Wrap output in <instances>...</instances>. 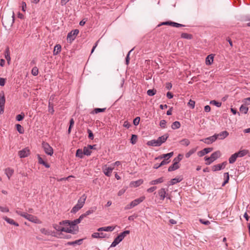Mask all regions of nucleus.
<instances>
[{"label": "nucleus", "mask_w": 250, "mask_h": 250, "mask_svg": "<svg viewBox=\"0 0 250 250\" xmlns=\"http://www.w3.org/2000/svg\"><path fill=\"white\" fill-rule=\"evenodd\" d=\"M213 148L211 147L205 148L203 150L198 151L197 154L199 157H202L205 154L211 152Z\"/></svg>", "instance_id": "9b49d317"}, {"label": "nucleus", "mask_w": 250, "mask_h": 250, "mask_svg": "<svg viewBox=\"0 0 250 250\" xmlns=\"http://www.w3.org/2000/svg\"><path fill=\"white\" fill-rule=\"evenodd\" d=\"M249 152V151L246 149H243L239 151L238 152H236V154L238 155V157H242L245 155H246Z\"/></svg>", "instance_id": "cd10ccee"}, {"label": "nucleus", "mask_w": 250, "mask_h": 250, "mask_svg": "<svg viewBox=\"0 0 250 250\" xmlns=\"http://www.w3.org/2000/svg\"><path fill=\"white\" fill-rule=\"evenodd\" d=\"M61 46L60 44H57L55 46L53 54L54 55H57L59 53L61 52Z\"/></svg>", "instance_id": "2f4dec72"}, {"label": "nucleus", "mask_w": 250, "mask_h": 250, "mask_svg": "<svg viewBox=\"0 0 250 250\" xmlns=\"http://www.w3.org/2000/svg\"><path fill=\"white\" fill-rule=\"evenodd\" d=\"M221 152L219 150L213 152L210 157L209 159H210V162H213L217 158H219L221 156Z\"/></svg>", "instance_id": "f8f14e48"}, {"label": "nucleus", "mask_w": 250, "mask_h": 250, "mask_svg": "<svg viewBox=\"0 0 250 250\" xmlns=\"http://www.w3.org/2000/svg\"><path fill=\"white\" fill-rule=\"evenodd\" d=\"M10 17H9V24L12 25L13 24V23H14V20H15V15H14V13L13 11H12L11 12V14H10Z\"/></svg>", "instance_id": "a19ab883"}, {"label": "nucleus", "mask_w": 250, "mask_h": 250, "mask_svg": "<svg viewBox=\"0 0 250 250\" xmlns=\"http://www.w3.org/2000/svg\"><path fill=\"white\" fill-rule=\"evenodd\" d=\"M224 176L226 178V179L223 183L222 186H224L229 181V174L228 172L225 173Z\"/></svg>", "instance_id": "3c124183"}, {"label": "nucleus", "mask_w": 250, "mask_h": 250, "mask_svg": "<svg viewBox=\"0 0 250 250\" xmlns=\"http://www.w3.org/2000/svg\"><path fill=\"white\" fill-rule=\"evenodd\" d=\"M20 158H24L27 157L30 154V150L27 148H25L18 152Z\"/></svg>", "instance_id": "6e6552de"}, {"label": "nucleus", "mask_w": 250, "mask_h": 250, "mask_svg": "<svg viewBox=\"0 0 250 250\" xmlns=\"http://www.w3.org/2000/svg\"><path fill=\"white\" fill-rule=\"evenodd\" d=\"M83 154H84L83 151L82 149H78L77 150L76 154V155L77 157L82 158L83 157Z\"/></svg>", "instance_id": "09e8293b"}, {"label": "nucleus", "mask_w": 250, "mask_h": 250, "mask_svg": "<svg viewBox=\"0 0 250 250\" xmlns=\"http://www.w3.org/2000/svg\"><path fill=\"white\" fill-rule=\"evenodd\" d=\"M216 140V137L213 135L212 136L206 138L205 139H201V141L204 142L207 144H210Z\"/></svg>", "instance_id": "1a4fd4ad"}, {"label": "nucleus", "mask_w": 250, "mask_h": 250, "mask_svg": "<svg viewBox=\"0 0 250 250\" xmlns=\"http://www.w3.org/2000/svg\"><path fill=\"white\" fill-rule=\"evenodd\" d=\"M168 136H169L167 134H166L164 135L159 137L158 138V140L161 145L166 141L167 139L168 138Z\"/></svg>", "instance_id": "4be33fe9"}, {"label": "nucleus", "mask_w": 250, "mask_h": 250, "mask_svg": "<svg viewBox=\"0 0 250 250\" xmlns=\"http://www.w3.org/2000/svg\"><path fill=\"white\" fill-rule=\"evenodd\" d=\"M5 103V99L4 97V93L3 91L0 93V106H4Z\"/></svg>", "instance_id": "a878e982"}, {"label": "nucleus", "mask_w": 250, "mask_h": 250, "mask_svg": "<svg viewBox=\"0 0 250 250\" xmlns=\"http://www.w3.org/2000/svg\"><path fill=\"white\" fill-rule=\"evenodd\" d=\"M137 140V136L136 135L133 134L132 135L130 142L132 144H135Z\"/></svg>", "instance_id": "6e6d98bb"}, {"label": "nucleus", "mask_w": 250, "mask_h": 250, "mask_svg": "<svg viewBox=\"0 0 250 250\" xmlns=\"http://www.w3.org/2000/svg\"><path fill=\"white\" fill-rule=\"evenodd\" d=\"M213 61V56L212 55H209L206 59V63L207 65L211 64Z\"/></svg>", "instance_id": "c85d7f7f"}, {"label": "nucleus", "mask_w": 250, "mask_h": 250, "mask_svg": "<svg viewBox=\"0 0 250 250\" xmlns=\"http://www.w3.org/2000/svg\"><path fill=\"white\" fill-rule=\"evenodd\" d=\"M92 237L95 238H104L106 237V235L103 232H94L92 234Z\"/></svg>", "instance_id": "412c9836"}, {"label": "nucleus", "mask_w": 250, "mask_h": 250, "mask_svg": "<svg viewBox=\"0 0 250 250\" xmlns=\"http://www.w3.org/2000/svg\"><path fill=\"white\" fill-rule=\"evenodd\" d=\"M122 241V240H121V239L119 237V236H118L116 238H115V239H114L113 242L112 243V244L111 245V247H115L117 245H118Z\"/></svg>", "instance_id": "473e14b6"}, {"label": "nucleus", "mask_w": 250, "mask_h": 250, "mask_svg": "<svg viewBox=\"0 0 250 250\" xmlns=\"http://www.w3.org/2000/svg\"><path fill=\"white\" fill-rule=\"evenodd\" d=\"M96 209H97V208L96 207H92V208H90L89 210L86 211L84 213L82 214L81 215L83 217V218L86 217L87 216L90 215V214H92L93 212H94L96 211Z\"/></svg>", "instance_id": "f3484780"}, {"label": "nucleus", "mask_w": 250, "mask_h": 250, "mask_svg": "<svg viewBox=\"0 0 250 250\" xmlns=\"http://www.w3.org/2000/svg\"><path fill=\"white\" fill-rule=\"evenodd\" d=\"M3 218L8 223L15 225L16 226H19V224L15 222L13 219L8 218L6 216L3 217Z\"/></svg>", "instance_id": "b1692460"}, {"label": "nucleus", "mask_w": 250, "mask_h": 250, "mask_svg": "<svg viewBox=\"0 0 250 250\" xmlns=\"http://www.w3.org/2000/svg\"><path fill=\"white\" fill-rule=\"evenodd\" d=\"M196 148H192L188 152L185 156L186 158H189L192 154L195 152Z\"/></svg>", "instance_id": "37998d69"}, {"label": "nucleus", "mask_w": 250, "mask_h": 250, "mask_svg": "<svg viewBox=\"0 0 250 250\" xmlns=\"http://www.w3.org/2000/svg\"><path fill=\"white\" fill-rule=\"evenodd\" d=\"M16 213L17 214L20 215V216L25 218L27 220L28 218V216L30 215V214H29L27 213L22 212H21V211H18V210H16Z\"/></svg>", "instance_id": "f704fd0d"}, {"label": "nucleus", "mask_w": 250, "mask_h": 250, "mask_svg": "<svg viewBox=\"0 0 250 250\" xmlns=\"http://www.w3.org/2000/svg\"><path fill=\"white\" fill-rule=\"evenodd\" d=\"M182 179L180 178H173L170 181V184L171 185H174L175 184L178 182H180L182 181Z\"/></svg>", "instance_id": "8fccbe9b"}, {"label": "nucleus", "mask_w": 250, "mask_h": 250, "mask_svg": "<svg viewBox=\"0 0 250 250\" xmlns=\"http://www.w3.org/2000/svg\"><path fill=\"white\" fill-rule=\"evenodd\" d=\"M129 230H125L124 232L121 233L118 236L123 240L125 237L129 233Z\"/></svg>", "instance_id": "58836bf2"}, {"label": "nucleus", "mask_w": 250, "mask_h": 250, "mask_svg": "<svg viewBox=\"0 0 250 250\" xmlns=\"http://www.w3.org/2000/svg\"><path fill=\"white\" fill-rule=\"evenodd\" d=\"M74 121L73 118L71 119L70 120V125L68 129V133L70 134L71 130V128L74 125Z\"/></svg>", "instance_id": "603ef678"}, {"label": "nucleus", "mask_w": 250, "mask_h": 250, "mask_svg": "<svg viewBox=\"0 0 250 250\" xmlns=\"http://www.w3.org/2000/svg\"><path fill=\"white\" fill-rule=\"evenodd\" d=\"M83 219V218L82 215H81L79 218L73 221L66 220V222L68 223V225H70L71 227H72L74 228V229H76L75 230V234H76L79 230V227L77 226V225L79 224Z\"/></svg>", "instance_id": "f257e3e1"}, {"label": "nucleus", "mask_w": 250, "mask_h": 250, "mask_svg": "<svg viewBox=\"0 0 250 250\" xmlns=\"http://www.w3.org/2000/svg\"><path fill=\"white\" fill-rule=\"evenodd\" d=\"M105 109H106V108H96L94 109V110L92 111V113L97 114L99 112L105 111Z\"/></svg>", "instance_id": "79ce46f5"}, {"label": "nucleus", "mask_w": 250, "mask_h": 250, "mask_svg": "<svg viewBox=\"0 0 250 250\" xmlns=\"http://www.w3.org/2000/svg\"><path fill=\"white\" fill-rule=\"evenodd\" d=\"M42 147L45 153L50 156H52L53 154V149L52 147L47 143L43 142L42 144Z\"/></svg>", "instance_id": "f03ea898"}, {"label": "nucleus", "mask_w": 250, "mask_h": 250, "mask_svg": "<svg viewBox=\"0 0 250 250\" xmlns=\"http://www.w3.org/2000/svg\"><path fill=\"white\" fill-rule=\"evenodd\" d=\"M27 220H29V221H31L35 223H41V221H40V220L38 219V218L36 216H33L31 214H30V215L28 216Z\"/></svg>", "instance_id": "aec40b11"}, {"label": "nucleus", "mask_w": 250, "mask_h": 250, "mask_svg": "<svg viewBox=\"0 0 250 250\" xmlns=\"http://www.w3.org/2000/svg\"><path fill=\"white\" fill-rule=\"evenodd\" d=\"M173 155V152H170V153H167V154H163L160 156H159L158 157H156L155 158L156 160H157V159H169L170 158V157H171Z\"/></svg>", "instance_id": "a211bd4d"}, {"label": "nucleus", "mask_w": 250, "mask_h": 250, "mask_svg": "<svg viewBox=\"0 0 250 250\" xmlns=\"http://www.w3.org/2000/svg\"><path fill=\"white\" fill-rule=\"evenodd\" d=\"M40 231L42 234L45 235L54 236V232L49 229H46L45 228H42L40 229Z\"/></svg>", "instance_id": "4468645a"}, {"label": "nucleus", "mask_w": 250, "mask_h": 250, "mask_svg": "<svg viewBox=\"0 0 250 250\" xmlns=\"http://www.w3.org/2000/svg\"><path fill=\"white\" fill-rule=\"evenodd\" d=\"M164 182V179L163 177L159 178L156 180H152L150 183L149 184L151 185H156L159 183H161Z\"/></svg>", "instance_id": "c756f323"}, {"label": "nucleus", "mask_w": 250, "mask_h": 250, "mask_svg": "<svg viewBox=\"0 0 250 250\" xmlns=\"http://www.w3.org/2000/svg\"><path fill=\"white\" fill-rule=\"evenodd\" d=\"M179 167L178 161H175L172 166L168 167V171H172L178 169Z\"/></svg>", "instance_id": "bb28decb"}, {"label": "nucleus", "mask_w": 250, "mask_h": 250, "mask_svg": "<svg viewBox=\"0 0 250 250\" xmlns=\"http://www.w3.org/2000/svg\"><path fill=\"white\" fill-rule=\"evenodd\" d=\"M147 145L149 146H161L158 139L157 140H152L147 143Z\"/></svg>", "instance_id": "dca6fc26"}, {"label": "nucleus", "mask_w": 250, "mask_h": 250, "mask_svg": "<svg viewBox=\"0 0 250 250\" xmlns=\"http://www.w3.org/2000/svg\"><path fill=\"white\" fill-rule=\"evenodd\" d=\"M24 117V114H19L16 117V119L17 120V121H20L21 120H22Z\"/></svg>", "instance_id": "338daca9"}, {"label": "nucleus", "mask_w": 250, "mask_h": 250, "mask_svg": "<svg viewBox=\"0 0 250 250\" xmlns=\"http://www.w3.org/2000/svg\"><path fill=\"white\" fill-rule=\"evenodd\" d=\"M167 122L165 120H162L160 122V126L163 128H166Z\"/></svg>", "instance_id": "bf43d9fd"}, {"label": "nucleus", "mask_w": 250, "mask_h": 250, "mask_svg": "<svg viewBox=\"0 0 250 250\" xmlns=\"http://www.w3.org/2000/svg\"><path fill=\"white\" fill-rule=\"evenodd\" d=\"M140 118L139 117H136L133 120V124L135 125H137L139 124Z\"/></svg>", "instance_id": "0e129e2a"}, {"label": "nucleus", "mask_w": 250, "mask_h": 250, "mask_svg": "<svg viewBox=\"0 0 250 250\" xmlns=\"http://www.w3.org/2000/svg\"><path fill=\"white\" fill-rule=\"evenodd\" d=\"M195 102L193 100H190L188 103V104L192 108H194L195 106Z\"/></svg>", "instance_id": "774afa93"}, {"label": "nucleus", "mask_w": 250, "mask_h": 250, "mask_svg": "<svg viewBox=\"0 0 250 250\" xmlns=\"http://www.w3.org/2000/svg\"><path fill=\"white\" fill-rule=\"evenodd\" d=\"M14 170L10 168H6L5 169V174L7 175L8 179H10V177L13 174Z\"/></svg>", "instance_id": "72a5a7b5"}, {"label": "nucleus", "mask_w": 250, "mask_h": 250, "mask_svg": "<svg viewBox=\"0 0 250 250\" xmlns=\"http://www.w3.org/2000/svg\"><path fill=\"white\" fill-rule=\"evenodd\" d=\"M243 102L246 105L250 104V97L244 99Z\"/></svg>", "instance_id": "69168bd1"}, {"label": "nucleus", "mask_w": 250, "mask_h": 250, "mask_svg": "<svg viewBox=\"0 0 250 250\" xmlns=\"http://www.w3.org/2000/svg\"><path fill=\"white\" fill-rule=\"evenodd\" d=\"M82 207L78 205L77 204L72 208L71 210V212L76 213L79 210H80L81 208H82Z\"/></svg>", "instance_id": "a18cd8bd"}, {"label": "nucleus", "mask_w": 250, "mask_h": 250, "mask_svg": "<svg viewBox=\"0 0 250 250\" xmlns=\"http://www.w3.org/2000/svg\"><path fill=\"white\" fill-rule=\"evenodd\" d=\"M115 227L112 226H108V227H104V231H112L115 229Z\"/></svg>", "instance_id": "13d9d810"}, {"label": "nucleus", "mask_w": 250, "mask_h": 250, "mask_svg": "<svg viewBox=\"0 0 250 250\" xmlns=\"http://www.w3.org/2000/svg\"><path fill=\"white\" fill-rule=\"evenodd\" d=\"M48 111L51 114H53L54 113V110L53 109V104H51V103L50 102H49Z\"/></svg>", "instance_id": "680f3d73"}, {"label": "nucleus", "mask_w": 250, "mask_h": 250, "mask_svg": "<svg viewBox=\"0 0 250 250\" xmlns=\"http://www.w3.org/2000/svg\"><path fill=\"white\" fill-rule=\"evenodd\" d=\"M4 54H5V58L6 60H7L8 63L9 64L10 62V60H11V58L10 56L9 48L8 47H7L6 48Z\"/></svg>", "instance_id": "393cba45"}, {"label": "nucleus", "mask_w": 250, "mask_h": 250, "mask_svg": "<svg viewBox=\"0 0 250 250\" xmlns=\"http://www.w3.org/2000/svg\"><path fill=\"white\" fill-rule=\"evenodd\" d=\"M38 68L37 67L35 66L32 68L31 73L33 76H37L38 74Z\"/></svg>", "instance_id": "5fc2aeb1"}, {"label": "nucleus", "mask_w": 250, "mask_h": 250, "mask_svg": "<svg viewBox=\"0 0 250 250\" xmlns=\"http://www.w3.org/2000/svg\"><path fill=\"white\" fill-rule=\"evenodd\" d=\"M16 128H17V129L18 131L20 133L22 134V133H23V127L21 126V125H20L19 124L16 125Z\"/></svg>", "instance_id": "4d7b16f0"}, {"label": "nucleus", "mask_w": 250, "mask_h": 250, "mask_svg": "<svg viewBox=\"0 0 250 250\" xmlns=\"http://www.w3.org/2000/svg\"><path fill=\"white\" fill-rule=\"evenodd\" d=\"M0 210L3 212H8L9 210V208L6 207H2L0 206Z\"/></svg>", "instance_id": "e2e57ef3"}, {"label": "nucleus", "mask_w": 250, "mask_h": 250, "mask_svg": "<svg viewBox=\"0 0 250 250\" xmlns=\"http://www.w3.org/2000/svg\"><path fill=\"white\" fill-rule=\"evenodd\" d=\"M158 194L160 196L161 199L162 200H164L166 195V191L165 189L164 188H161L158 191Z\"/></svg>", "instance_id": "5701e85b"}, {"label": "nucleus", "mask_w": 250, "mask_h": 250, "mask_svg": "<svg viewBox=\"0 0 250 250\" xmlns=\"http://www.w3.org/2000/svg\"><path fill=\"white\" fill-rule=\"evenodd\" d=\"M113 169L114 167H108L106 165H105L102 167V170L103 172L106 176L108 177L111 176Z\"/></svg>", "instance_id": "39448f33"}, {"label": "nucleus", "mask_w": 250, "mask_h": 250, "mask_svg": "<svg viewBox=\"0 0 250 250\" xmlns=\"http://www.w3.org/2000/svg\"><path fill=\"white\" fill-rule=\"evenodd\" d=\"M238 155L236 154V153H235L234 154H232L229 158V163L230 164H233L234 163L236 160V159L238 158Z\"/></svg>", "instance_id": "7c9ffc66"}, {"label": "nucleus", "mask_w": 250, "mask_h": 250, "mask_svg": "<svg viewBox=\"0 0 250 250\" xmlns=\"http://www.w3.org/2000/svg\"><path fill=\"white\" fill-rule=\"evenodd\" d=\"M68 223H67L65 224V225H63L62 228L65 229V230H62V231L67 232V233H70L72 234H75V229H74V228L72 227H71L70 225H68Z\"/></svg>", "instance_id": "423d86ee"}, {"label": "nucleus", "mask_w": 250, "mask_h": 250, "mask_svg": "<svg viewBox=\"0 0 250 250\" xmlns=\"http://www.w3.org/2000/svg\"><path fill=\"white\" fill-rule=\"evenodd\" d=\"M181 37L182 38L190 40L192 38V35L189 34L183 33L181 34Z\"/></svg>", "instance_id": "e433bc0d"}, {"label": "nucleus", "mask_w": 250, "mask_h": 250, "mask_svg": "<svg viewBox=\"0 0 250 250\" xmlns=\"http://www.w3.org/2000/svg\"><path fill=\"white\" fill-rule=\"evenodd\" d=\"M249 108L248 107L242 105L240 107V111L244 114H247Z\"/></svg>", "instance_id": "c03bdc74"}, {"label": "nucleus", "mask_w": 250, "mask_h": 250, "mask_svg": "<svg viewBox=\"0 0 250 250\" xmlns=\"http://www.w3.org/2000/svg\"><path fill=\"white\" fill-rule=\"evenodd\" d=\"M227 164L226 162H224L222 164H218L216 165H214L212 167V170L214 171L220 170L222 169H223L225 167Z\"/></svg>", "instance_id": "9d476101"}, {"label": "nucleus", "mask_w": 250, "mask_h": 250, "mask_svg": "<svg viewBox=\"0 0 250 250\" xmlns=\"http://www.w3.org/2000/svg\"><path fill=\"white\" fill-rule=\"evenodd\" d=\"M156 93L155 89H149L147 91V94L148 96H152L154 95Z\"/></svg>", "instance_id": "864d4df0"}, {"label": "nucleus", "mask_w": 250, "mask_h": 250, "mask_svg": "<svg viewBox=\"0 0 250 250\" xmlns=\"http://www.w3.org/2000/svg\"><path fill=\"white\" fill-rule=\"evenodd\" d=\"M180 144L185 146H188L190 144V141L188 139H183L180 142Z\"/></svg>", "instance_id": "4c0bfd02"}, {"label": "nucleus", "mask_w": 250, "mask_h": 250, "mask_svg": "<svg viewBox=\"0 0 250 250\" xmlns=\"http://www.w3.org/2000/svg\"><path fill=\"white\" fill-rule=\"evenodd\" d=\"M181 126V124L179 122L175 121L173 122L171 125V128L173 129H176L180 128Z\"/></svg>", "instance_id": "c9c22d12"}, {"label": "nucleus", "mask_w": 250, "mask_h": 250, "mask_svg": "<svg viewBox=\"0 0 250 250\" xmlns=\"http://www.w3.org/2000/svg\"><path fill=\"white\" fill-rule=\"evenodd\" d=\"M210 104H213L217 107H220L221 106V103L218 102L215 100H212L210 102Z\"/></svg>", "instance_id": "052dcab7"}, {"label": "nucleus", "mask_w": 250, "mask_h": 250, "mask_svg": "<svg viewBox=\"0 0 250 250\" xmlns=\"http://www.w3.org/2000/svg\"><path fill=\"white\" fill-rule=\"evenodd\" d=\"M145 196H142L138 199H136L130 203L131 206H133L134 208V207L139 204L140 203L142 202L145 200Z\"/></svg>", "instance_id": "ddd939ff"}, {"label": "nucleus", "mask_w": 250, "mask_h": 250, "mask_svg": "<svg viewBox=\"0 0 250 250\" xmlns=\"http://www.w3.org/2000/svg\"><path fill=\"white\" fill-rule=\"evenodd\" d=\"M129 230H125L124 232L121 233L118 236L123 240L125 237L129 233Z\"/></svg>", "instance_id": "ea45409f"}, {"label": "nucleus", "mask_w": 250, "mask_h": 250, "mask_svg": "<svg viewBox=\"0 0 250 250\" xmlns=\"http://www.w3.org/2000/svg\"><path fill=\"white\" fill-rule=\"evenodd\" d=\"M83 154L87 156L90 155L91 153V151L90 150L89 148L87 147H84L83 149Z\"/></svg>", "instance_id": "49530a36"}, {"label": "nucleus", "mask_w": 250, "mask_h": 250, "mask_svg": "<svg viewBox=\"0 0 250 250\" xmlns=\"http://www.w3.org/2000/svg\"><path fill=\"white\" fill-rule=\"evenodd\" d=\"M82 240H83L82 239H79V240L73 241V242H69L67 243V244L69 245H73L75 244L81 245L82 243Z\"/></svg>", "instance_id": "de8ad7c7"}, {"label": "nucleus", "mask_w": 250, "mask_h": 250, "mask_svg": "<svg viewBox=\"0 0 250 250\" xmlns=\"http://www.w3.org/2000/svg\"><path fill=\"white\" fill-rule=\"evenodd\" d=\"M79 32V31L78 29H75L74 30L71 31L68 34L67 36V41H70V42H71L75 39L76 37L78 34Z\"/></svg>", "instance_id": "7ed1b4c3"}, {"label": "nucleus", "mask_w": 250, "mask_h": 250, "mask_svg": "<svg viewBox=\"0 0 250 250\" xmlns=\"http://www.w3.org/2000/svg\"><path fill=\"white\" fill-rule=\"evenodd\" d=\"M229 135V133L227 131H223L219 133L215 134L214 135L216 137L217 139L223 140L227 137Z\"/></svg>", "instance_id": "0eeeda50"}, {"label": "nucleus", "mask_w": 250, "mask_h": 250, "mask_svg": "<svg viewBox=\"0 0 250 250\" xmlns=\"http://www.w3.org/2000/svg\"><path fill=\"white\" fill-rule=\"evenodd\" d=\"M86 198L87 196L85 194L82 195V196L78 200L77 204L83 208L85 203Z\"/></svg>", "instance_id": "2eb2a0df"}, {"label": "nucleus", "mask_w": 250, "mask_h": 250, "mask_svg": "<svg viewBox=\"0 0 250 250\" xmlns=\"http://www.w3.org/2000/svg\"><path fill=\"white\" fill-rule=\"evenodd\" d=\"M143 180L142 179H139L136 181L131 182L130 184V187H137L142 184Z\"/></svg>", "instance_id": "6ab92c4d"}, {"label": "nucleus", "mask_w": 250, "mask_h": 250, "mask_svg": "<svg viewBox=\"0 0 250 250\" xmlns=\"http://www.w3.org/2000/svg\"><path fill=\"white\" fill-rule=\"evenodd\" d=\"M67 223L66 220L62 221L59 222V224H53V227L58 231H62V230H65V229L62 228V226Z\"/></svg>", "instance_id": "20e7f679"}]
</instances>
